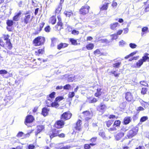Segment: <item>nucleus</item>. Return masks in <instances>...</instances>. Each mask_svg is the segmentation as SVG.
I'll list each match as a JSON object with an SVG mask.
<instances>
[{"label": "nucleus", "instance_id": "1", "mask_svg": "<svg viewBox=\"0 0 149 149\" xmlns=\"http://www.w3.org/2000/svg\"><path fill=\"white\" fill-rule=\"evenodd\" d=\"M45 41V39L44 37L39 36L36 38L33 42L35 46H38L43 44Z\"/></svg>", "mask_w": 149, "mask_h": 149}, {"label": "nucleus", "instance_id": "2", "mask_svg": "<svg viewBox=\"0 0 149 149\" xmlns=\"http://www.w3.org/2000/svg\"><path fill=\"white\" fill-rule=\"evenodd\" d=\"M90 8L87 5L82 6L79 10L80 14L82 15H86L88 13Z\"/></svg>", "mask_w": 149, "mask_h": 149}, {"label": "nucleus", "instance_id": "3", "mask_svg": "<svg viewBox=\"0 0 149 149\" xmlns=\"http://www.w3.org/2000/svg\"><path fill=\"white\" fill-rule=\"evenodd\" d=\"M72 115V114L70 112H65L62 115L61 119L65 120H68L71 118Z\"/></svg>", "mask_w": 149, "mask_h": 149}, {"label": "nucleus", "instance_id": "4", "mask_svg": "<svg viewBox=\"0 0 149 149\" xmlns=\"http://www.w3.org/2000/svg\"><path fill=\"white\" fill-rule=\"evenodd\" d=\"M91 113L89 111H84L83 112V113L85 117L86 120H88L91 118L93 116V112L92 110H91Z\"/></svg>", "mask_w": 149, "mask_h": 149}, {"label": "nucleus", "instance_id": "5", "mask_svg": "<svg viewBox=\"0 0 149 149\" xmlns=\"http://www.w3.org/2000/svg\"><path fill=\"white\" fill-rule=\"evenodd\" d=\"M64 125V122L61 120L57 121L54 124V126L55 128L58 129L62 128Z\"/></svg>", "mask_w": 149, "mask_h": 149}, {"label": "nucleus", "instance_id": "6", "mask_svg": "<svg viewBox=\"0 0 149 149\" xmlns=\"http://www.w3.org/2000/svg\"><path fill=\"white\" fill-rule=\"evenodd\" d=\"M134 130H135V129H132V130H130L129 131L127 134L128 138H131L136 134L137 131V130L134 131Z\"/></svg>", "mask_w": 149, "mask_h": 149}, {"label": "nucleus", "instance_id": "7", "mask_svg": "<svg viewBox=\"0 0 149 149\" xmlns=\"http://www.w3.org/2000/svg\"><path fill=\"white\" fill-rule=\"evenodd\" d=\"M34 120V118L33 116L31 115H29L26 117L25 124L27 125V123H31L33 122Z\"/></svg>", "mask_w": 149, "mask_h": 149}, {"label": "nucleus", "instance_id": "8", "mask_svg": "<svg viewBox=\"0 0 149 149\" xmlns=\"http://www.w3.org/2000/svg\"><path fill=\"white\" fill-rule=\"evenodd\" d=\"M60 131V130H59L56 129H53L52 132V133L49 136V137L51 138V139L54 137L58 136V134L59 133Z\"/></svg>", "mask_w": 149, "mask_h": 149}, {"label": "nucleus", "instance_id": "9", "mask_svg": "<svg viewBox=\"0 0 149 149\" xmlns=\"http://www.w3.org/2000/svg\"><path fill=\"white\" fill-rule=\"evenodd\" d=\"M31 15H26L24 18L23 21L26 24H28L29 22H31L32 18H31Z\"/></svg>", "mask_w": 149, "mask_h": 149}, {"label": "nucleus", "instance_id": "10", "mask_svg": "<svg viewBox=\"0 0 149 149\" xmlns=\"http://www.w3.org/2000/svg\"><path fill=\"white\" fill-rule=\"evenodd\" d=\"M124 135V133L123 132L118 133L115 136V137L116 140L118 141L121 139Z\"/></svg>", "mask_w": 149, "mask_h": 149}, {"label": "nucleus", "instance_id": "11", "mask_svg": "<svg viewBox=\"0 0 149 149\" xmlns=\"http://www.w3.org/2000/svg\"><path fill=\"white\" fill-rule=\"evenodd\" d=\"M44 126L43 125L38 126L37 127V131L35 132V135H37L44 129Z\"/></svg>", "mask_w": 149, "mask_h": 149}, {"label": "nucleus", "instance_id": "12", "mask_svg": "<svg viewBox=\"0 0 149 149\" xmlns=\"http://www.w3.org/2000/svg\"><path fill=\"white\" fill-rule=\"evenodd\" d=\"M125 98L128 101H131L132 98L131 93L130 92H127L125 94Z\"/></svg>", "mask_w": 149, "mask_h": 149}, {"label": "nucleus", "instance_id": "13", "mask_svg": "<svg viewBox=\"0 0 149 149\" xmlns=\"http://www.w3.org/2000/svg\"><path fill=\"white\" fill-rule=\"evenodd\" d=\"M6 49H7L10 50L12 48V46L11 43L10 42V40H8L6 42Z\"/></svg>", "mask_w": 149, "mask_h": 149}, {"label": "nucleus", "instance_id": "14", "mask_svg": "<svg viewBox=\"0 0 149 149\" xmlns=\"http://www.w3.org/2000/svg\"><path fill=\"white\" fill-rule=\"evenodd\" d=\"M81 121L79 120L77 122L76 124V126L75 127V129L78 131H80L81 129Z\"/></svg>", "mask_w": 149, "mask_h": 149}, {"label": "nucleus", "instance_id": "15", "mask_svg": "<svg viewBox=\"0 0 149 149\" xmlns=\"http://www.w3.org/2000/svg\"><path fill=\"white\" fill-rule=\"evenodd\" d=\"M49 111V109L47 108H44L42 109V114L44 116H45L47 115Z\"/></svg>", "mask_w": 149, "mask_h": 149}, {"label": "nucleus", "instance_id": "16", "mask_svg": "<svg viewBox=\"0 0 149 149\" xmlns=\"http://www.w3.org/2000/svg\"><path fill=\"white\" fill-rule=\"evenodd\" d=\"M149 54L147 53H146L144 56L142 57V58L141 59L143 62H145L146 61H149V57L148 56Z\"/></svg>", "mask_w": 149, "mask_h": 149}, {"label": "nucleus", "instance_id": "17", "mask_svg": "<svg viewBox=\"0 0 149 149\" xmlns=\"http://www.w3.org/2000/svg\"><path fill=\"white\" fill-rule=\"evenodd\" d=\"M56 22V18L54 16H53L50 18L49 20V22L51 23L52 24H54Z\"/></svg>", "mask_w": 149, "mask_h": 149}, {"label": "nucleus", "instance_id": "18", "mask_svg": "<svg viewBox=\"0 0 149 149\" xmlns=\"http://www.w3.org/2000/svg\"><path fill=\"white\" fill-rule=\"evenodd\" d=\"M119 26V24L118 22H116L111 24L110 25L111 29L112 30L116 29V28Z\"/></svg>", "mask_w": 149, "mask_h": 149}, {"label": "nucleus", "instance_id": "19", "mask_svg": "<svg viewBox=\"0 0 149 149\" xmlns=\"http://www.w3.org/2000/svg\"><path fill=\"white\" fill-rule=\"evenodd\" d=\"M106 109V107L105 105L103 104H101L100 107H99L98 109L100 111H104Z\"/></svg>", "mask_w": 149, "mask_h": 149}, {"label": "nucleus", "instance_id": "20", "mask_svg": "<svg viewBox=\"0 0 149 149\" xmlns=\"http://www.w3.org/2000/svg\"><path fill=\"white\" fill-rule=\"evenodd\" d=\"M131 120V118L130 117H126L124 119V124L127 125L128 124Z\"/></svg>", "mask_w": 149, "mask_h": 149}, {"label": "nucleus", "instance_id": "21", "mask_svg": "<svg viewBox=\"0 0 149 149\" xmlns=\"http://www.w3.org/2000/svg\"><path fill=\"white\" fill-rule=\"evenodd\" d=\"M44 52V50L43 49H40L37 50L35 51V54L36 55L39 56L40 54H43Z\"/></svg>", "mask_w": 149, "mask_h": 149}, {"label": "nucleus", "instance_id": "22", "mask_svg": "<svg viewBox=\"0 0 149 149\" xmlns=\"http://www.w3.org/2000/svg\"><path fill=\"white\" fill-rule=\"evenodd\" d=\"M67 46L68 45L66 43H61L58 45V49H60L62 48L65 47Z\"/></svg>", "mask_w": 149, "mask_h": 149}, {"label": "nucleus", "instance_id": "23", "mask_svg": "<svg viewBox=\"0 0 149 149\" xmlns=\"http://www.w3.org/2000/svg\"><path fill=\"white\" fill-rule=\"evenodd\" d=\"M62 6L61 5H58L55 10L56 14H58L60 13L62 9Z\"/></svg>", "mask_w": 149, "mask_h": 149}, {"label": "nucleus", "instance_id": "24", "mask_svg": "<svg viewBox=\"0 0 149 149\" xmlns=\"http://www.w3.org/2000/svg\"><path fill=\"white\" fill-rule=\"evenodd\" d=\"M57 18L58 20L57 25L58 26H60L61 27L63 26V23L61 21V18L60 15L58 16Z\"/></svg>", "mask_w": 149, "mask_h": 149}, {"label": "nucleus", "instance_id": "25", "mask_svg": "<svg viewBox=\"0 0 149 149\" xmlns=\"http://www.w3.org/2000/svg\"><path fill=\"white\" fill-rule=\"evenodd\" d=\"M94 47V45L93 44L90 43L87 45L86 47L88 50H92Z\"/></svg>", "mask_w": 149, "mask_h": 149}, {"label": "nucleus", "instance_id": "26", "mask_svg": "<svg viewBox=\"0 0 149 149\" xmlns=\"http://www.w3.org/2000/svg\"><path fill=\"white\" fill-rule=\"evenodd\" d=\"M64 14L66 15V16L68 17H70L71 15H73V13L71 11H65L64 12Z\"/></svg>", "mask_w": 149, "mask_h": 149}, {"label": "nucleus", "instance_id": "27", "mask_svg": "<svg viewBox=\"0 0 149 149\" xmlns=\"http://www.w3.org/2000/svg\"><path fill=\"white\" fill-rule=\"evenodd\" d=\"M143 62L142 60L140 59L138 62L136 63V65L138 68H140L141 66L143 64Z\"/></svg>", "mask_w": 149, "mask_h": 149}, {"label": "nucleus", "instance_id": "28", "mask_svg": "<svg viewBox=\"0 0 149 149\" xmlns=\"http://www.w3.org/2000/svg\"><path fill=\"white\" fill-rule=\"evenodd\" d=\"M58 106H59V104L56 102L55 101V102H52V106H51V107L57 108Z\"/></svg>", "mask_w": 149, "mask_h": 149}, {"label": "nucleus", "instance_id": "29", "mask_svg": "<svg viewBox=\"0 0 149 149\" xmlns=\"http://www.w3.org/2000/svg\"><path fill=\"white\" fill-rule=\"evenodd\" d=\"M10 36L8 34H4L3 35V37L4 40L7 41L8 40H10L9 38Z\"/></svg>", "mask_w": 149, "mask_h": 149}, {"label": "nucleus", "instance_id": "30", "mask_svg": "<svg viewBox=\"0 0 149 149\" xmlns=\"http://www.w3.org/2000/svg\"><path fill=\"white\" fill-rule=\"evenodd\" d=\"M55 92H53L50 93L49 95L47 96V97L53 99L54 98V95H55Z\"/></svg>", "mask_w": 149, "mask_h": 149}, {"label": "nucleus", "instance_id": "31", "mask_svg": "<svg viewBox=\"0 0 149 149\" xmlns=\"http://www.w3.org/2000/svg\"><path fill=\"white\" fill-rule=\"evenodd\" d=\"M120 124V121L119 120H117L115 121L114 122L113 125V127H118L119 126Z\"/></svg>", "mask_w": 149, "mask_h": 149}, {"label": "nucleus", "instance_id": "32", "mask_svg": "<svg viewBox=\"0 0 149 149\" xmlns=\"http://www.w3.org/2000/svg\"><path fill=\"white\" fill-rule=\"evenodd\" d=\"M113 121L112 120H110L106 122L107 126L108 127H109L113 123Z\"/></svg>", "mask_w": 149, "mask_h": 149}, {"label": "nucleus", "instance_id": "33", "mask_svg": "<svg viewBox=\"0 0 149 149\" xmlns=\"http://www.w3.org/2000/svg\"><path fill=\"white\" fill-rule=\"evenodd\" d=\"M13 21L10 20H8L6 22V24L8 26H11L13 24Z\"/></svg>", "mask_w": 149, "mask_h": 149}, {"label": "nucleus", "instance_id": "34", "mask_svg": "<svg viewBox=\"0 0 149 149\" xmlns=\"http://www.w3.org/2000/svg\"><path fill=\"white\" fill-rule=\"evenodd\" d=\"M57 41V39L55 38H53L52 39V44L51 46L52 47L54 46L56 44V42Z\"/></svg>", "mask_w": 149, "mask_h": 149}, {"label": "nucleus", "instance_id": "35", "mask_svg": "<svg viewBox=\"0 0 149 149\" xmlns=\"http://www.w3.org/2000/svg\"><path fill=\"white\" fill-rule=\"evenodd\" d=\"M52 101H50L49 100H47L46 102V103L47 106L48 107H51Z\"/></svg>", "mask_w": 149, "mask_h": 149}, {"label": "nucleus", "instance_id": "36", "mask_svg": "<svg viewBox=\"0 0 149 149\" xmlns=\"http://www.w3.org/2000/svg\"><path fill=\"white\" fill-rule=\"evenodd\" d=\"M101 89L100 88H98L97 90V92L95 93V96L96 97H98L101 94Z\"/></svg>", "mask_w": 149, "mask_h": 149}, {"label": "nucleus", "instance_id": "37", "mask_svg": "<svg viewBox=\"0 0 149 149\" xmlns=\"http://www.w3.org/2000/svg\"><path fill=\"white\" fill-rule=\"evenodd\" d=\"M70 41L73 45H77V40L73 38H70Z\"/></svg>", "mask_w": 149, "mask_h": 149}, {"label": "nucleus", "instance_id": "38", "mask_svg": "<svg viewBox=\"0 0 149 149\" xmlns=\"http://www.w3.org/2000/svg\"><path fill=\"white\" fill-rule=\"evenodd\" d=\"M63 97L62 96H58L57 97H56L55 99V101L56 102H59L61 100H63Z\"/></svg>", "mask_w": 149, "mask_h": 149}, {"label": "nucleus", "instance_id": "39", "mask_svg": "<svg viewBox=\"0 0 149 149\" xmlns=\"http://www.w3.org/2000/svg\"><path fill=\"white\" fill-rule=\"evenodd\" d=\"M148 119V117L146 116H144L142 117L140 120V121L141 122H143L146 120H147Z\"/></svg>", "mask_w": 149, "mask_h": 149}, {"label": "nucleus", "instance_id": "40", "mask_svg": "<svg viewBox=\"0 0 149 149\" xmlns=\"http://www.w3.org/2000/svg\"><path fill=\"white\" fill-rule=\"evenodd\" d=\"M51 28L49 26H47L44 29V30L46 32H49L50 31Z\"/></svg>", "mask_w": 149, "mask_h": 149}, {"label": "nucleus", "instance_id": "41", "mask_svg": "<svg viewBox=\"0 0 149 149\" xmlns=\"http://www.w3.org/2000/svg\"><path fill=\"white\" fill-rule=\"evenodd\" d=\"M111 38H112V40H116L117 39L118 37L117 34H114L112 35L111 36Z\"/></svg>", "mask_w": 149, "mask_h": 149}, {"label": "nucleus", "instance_id": "42", "mask_svg": "<svg viewBox=\"0 0 149 149\" xmlns=\"http://www.w3.org/2000/svg\"><path fill=\"white\" fill-rule=\"evenodd\" d=\"M99 135L102 137L104 139H105L106 137L104 133L102 131H100L99 132Z\"/></svg>", "mask_w": 149, "mask_h": 149}, {"label": "nucleus", "instance_id": "43", "mask_svg": "<svg viewBox=\"0 0 149 149\" xmlns=\"http://www.w3.org/2000/svg\"><path fill=\"white\" fill-rule=\"evenodd\" d=\"M71 146L70 145H66L63 146L60 148V149H70L71 148Z\"/></svg>", "mask_w": 149, "mask_h": 149}, {"label": "nucleus", "instance_id": "44", "mask_svg": "<svg viewBox=\"0 0 149 149\" xmlns=\"http://www.w3.org/2000/svg\"><path fill=\"white\" fill-rule=\"evenodd\" d=\"M8 73V72L5 70H0V74H5Z\"/></svg>", "mask_w": 149, "mask_h": 149}, {"label": "nucleus", "instance_id": "45", "mask_svg": "<svg viewBox=\"0 0 149 149\" xmlns=\"http://www.w3.org/2000/svg\"><path fill=\"white\" fill-rule=\"evenodd\" d=\"M94 53L95 55H100L101 52L99 49H97L94 52Z\"/></svg>", "mask_w": 149, "mask_h": 149}, {"label": "nucleus", "instance_id": "46", "mask_svg": "<svg viewBox=\"0 0 149 149\" xmlns=\"http://www.w3.org/2000/svg\"><path fill=\"white\" fill-rule=\"evenodd\" d=\"M125 42L123 40H121L119 42V45L121 47H123L124 45L125 44Z\"/></svg>", "mask_w": 149, "mask_h": 149}, {"label": "nucleus", "instance_id": "47", "mask_svg": "<svg viewBox=\"0 0 149 149\" xmlns=\"http://www.w3.org/2000/svg\"><path fill=\"white\" fill-rule=\"evenodd\" d=\"M45 23L43 22H42L40 24V28L39 30V31H40L42 30V28H43L44 25H45Z\"/></svg>", "mask_w": 149, "mask_h": 149}, {"label": "nucleus", "instance_id": "48", "mask_svg": "<svg viewBox=\"0 0 149 149\" xmlns=\"http://www.w3.org/2000/svg\"><path fill=\"white\" fill-rule=\"evenodd\" d=\"M140 84L143 86H148V84L146 81H142L140 82Z\"/></svg>", "mask_w": 149, "mask_h": 149}, {"label": "nucleus", "instance_id": "49", "mask_svg": "<svg viewBox=\"0 0 149 149\" xmlns=\"http://www.w3.org/2000/svg\"><path fill=\"white\" fill-rule=\"evenodd\" d=\"M121 64L120 62H118L113 64V67L116 68H118Z\"/></svg>", "mask_w": 149, "mask_h": 149}, {"label": "nucleus", "instance_id": "50", "mask_svg": "<svg viewBox=\"0 0 149 149\" xmlns=\"http://www.w3.org/2000/svg\"><path fill=\"white\" fill-rule=\"evenodd\" d=\"M130 47L132 49L136 48L137 46L134 43H130L129 44Z\"/></svg>", "mask_w": 149, "mask_h": 149}, {"label": "nucleus", "instance_id": "51", "mask_svg": "<svg viewBox=\"0 0 149 149\" xmlns=\"http://www.w3.org/2000/svg\"><path fill=\"white\" fill-rule=\"evenodd\" d=\"M70 87V86L69 84H66L63 87V89L65 90H69Z\"/></svg>", "mask_w": 149, "mask_h": 149}, {"label": "nucleus", "instance_id": "52", "mask_svg": "<svg viewBox=\"0 0 149 149\" xmlns=\"http://www.w3.org/2000/svg\"><path fill=\"white\" fill-rule=\"evenodd\" d=\"M74 95V92H70L68 94V97L70 98H72Z\"/></svg>", "mask_w": 149, "mask_h": 149}, {"label": "nucleus", "instance_id": "53", "mask_svg": "<svg viewBox=\"0 0 149 149\" xmlns=\"http://www.w3.org/2000/svg\"><path fill=\"white\" fill-rule=\"evenodd\" d=\"M24 134V133L22 132H19L17 134V136L18 137H22Z\"/></svg>", "mask_w": 149, "mask_h": 149}, {"label": "nucleus", "instance_id": "54", "mask_svg": "<svg viewBox=\"0 0 149 149\" xmlns=\"http://www.w3.org/2000/svg\"><path fill=\"white\" fill-rule=\"evenodd\" d=\"M147 89L146 88H143L142 89L141 91V93L143 94H145L147 92Z\"/></svg>", "mask_w": 149, "mask_h": 149}, {"label": "nucleus", "instance_id": "55", "mask_svg": "<svg viewBox=\"0 0 149 149\" xmlns=\"http://www.w3.org/2000/svg\"><path fill=\"white\" fill-rule=\"evenodd\" d=\"M97 101V100L96 98H94L92 100L89 101V103H94L95 102Z\"/></svg>", "mask_w": 149, "mask_h": 149}, {"label": "nucleus", "instance_id": "56", "mask_svg": "<svg viewBox=\"0 0 149 149\" xmlns=\"http://www.w3.org/2000/svg\"><path fill=\"white\" fill-rule=\"evenodd\" d=\"M72 33L74 35H77L79 33L78 31H77L75 30H74L72 31Z\"/></svg>", "mask_w": 149, "mask_h": 149}, {"label": "nucleus", "instance_id": "57", "mask_svg": "<svg viewBox=\"0 0 149 149\" xmlns=\"http://www.w3.org/2000/svg\"><path fill=\"white\" fill-rule=\"evenodd\" d=\"M90 148V145L88 144H86L84 145L85 149H89Z\"/></svg>", "mask_w": 149, "mask_h": 149}, {"label": "nucleus", "instance_id": "58", "mask_svg": "<svg viewBox=\"0 0 149 149\" xmlns=\"http://www.w3.org/2000/svg\"><path fill=\"white\" fill-rule=\"evenodd\" d=\"M35 146L32 145L30 144L28 146V149H33L35 148Z\"/></svg>", "mask_w": 149, "mask_h": 149}, {"label": "nucleus", "instance_id": "59", "mask_svg": "<svg viewBox=\"0 0 149 149\" xmlns=\"http://www.w3.org/2000/svg\"><path fill=\"white\" fill-rule=\"evenodd\" d=\"M148 29V28L147 27H144L142 29V32H144L147 31Z\"/></svg>", "mask_w": 149, "mask_h": 149}, {"label": "nucleus", "instance_id": "60", "mask_svg": "<svg viewBox=\"0 0 149 149\" xmlns=\"http://www.w3.org/2000/svg\"><path fill=\"white\" fill-rule=\"evenodd\" d=\"M97 138L96 137L93 138L91 139L90 141H91L92 142H95L96 141Z\"/></svg>", "mask_w": 149, "mask_h": 149}, {"label": "nucleus", "instance_id": "61", "mask_svg": "<svg viewBox=\"0 0 149 149\" xmlns=\"http://www.w3.org/2000/svg\"><path fill=\"white\" fill-rule=\"evenodd\" d=\"M144 109L142 107H139L137 108V110L139 111H142L144 110Z\"/></svg>", "mask_w": 149, "mask_h": 149}, {"label": "nucleus", "instance_id": "62", "mask_svg": "<svg viewBox=\"0 0 149 149\" xmlns=\"http://www.w3.org/2000/svg\"><path fill=\"white\" fill-rule=\"evenodd\" d=\"M74 79H74V77L73 78H72V77H69L68 78V81L69 82H71V81H73L74 80Z\"/></svg>", "mask_w": 149, "mask_h": 149}, {"label": "nucleus", "instance_id": "63", "mask_svg": "<svg viewBox=\"0 0 149 149\" xmlns=\"http://www.w3.org/2000/svg\"><path fill=\"white\" fill-rule=\"evenodd\" d=\"M149 10V4L147 5L145 9V12H148Z\"/></svg>", "mask_w": 149, "mask_h": 149}, {"label": "nucleus", "instance_id": "64", "mask_svg": "<svg viewBox=\"0 0 149 149\" xmlns=\"http://www.w3.org/2000/svg\"><path fill=\"white\" fill-rule=\"evenodd\" d=\"M116 130V129L114 127H113V128H111L108 129V130L109 131H115Z\"/></svg>", "mask_w": 149, "mask_h": 149}]
</instances>
